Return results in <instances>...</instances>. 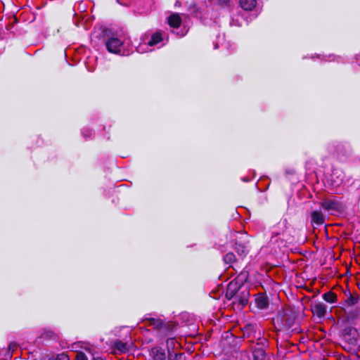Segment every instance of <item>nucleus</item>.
Listing matches in <instances>:
<instances>
[{
	"label": "nucleus",
	"mask_w": 360,
	"mask_h": 360,
	"mask_svg": "<svg viewBox=\"0 0 360 360\" xmlns=\"http://www.w3.org/2000/svg\"><path fill=\"white\" fill-rule=\"evenodd\" d=\"M295 321V315L291 308L280 310L276 318L273 319L275 328L278 330H287L292 327Z\"/></svg>",
	"instance_id": "1"
},
{
	"label": "nucleus",
	"mask_w": 360,
	"mask_h": 360,
	"mask_svg": "<svg viewBox=\"0 0 360 360\" xmlns=\"http://www.w3.org/2000/svg\"><path fill=\"white\" fill-rule=\"evenodd\" d=\"M163 40L160 32H156L152 34L150 37H144L141 39V43L136 48V51L139 53H144L151 51L152 47L158 45Z\"/></svg>",
	"instance_id": "2"
},
{
	"label": "nucleus",
	"mask_w": 360,
	"mask_h": 360,
	"mask_svg": "<svg viewBox=\"0 0 360 360\" xmlns=\"http://www.w3.org/2000/svg\"><path fill=\"white\" fill-rule=\"evenodd\" d=\"M124 41L121 37H115L114 35L108 38L105 41L107 50L112 53H120L122 55L128 54L123 49Z\"/></svg>",
	"instance_id": "3"
},
{
	"label": "nucleus",
	"mask_w": 360,
	"mask_h": 360,
	"mask_svg": "<svg viewBox=\"0 0 360 360\" xmlns=\"http://www.w3.org/2000/svg\"><path fill=\"white\" fill-rule=\"evenodd\" d=\"M321 205L323 210L333 212H340L342 210V204L335 198H326L321 201Z\"/></svg>",
	"instance_id": "4"
},
{
	"label": "nucleus",
	"mask_w": 360,
	"mask_h": 360,
	"mask_svg": "<svg viewBox=\"0 0 360 360\" xmlns=\"http://www.w3.org/2000/svg\"><path fill=\"white\" fill-rule=\"evenodd\" d=\"M245 13L244 12H242L241 11H237L236 14L232 13L230 25L231 26L236 27L241 26L243 21L245 20Z\"/></svg>",
	"instance_id": "5"
},
{
	"label": "nucleus",
	"mask_w": 360,
	"mask_h": 360,
	"mask_svg": "<svg viewBox=\"0 0 360 360\" xmlns=\"http://www.w3.org/2000/svg\"><path fill=\"white\" fill-rule=\"evenodd\" d=\"M327 310L326 304L321 302L316 303L311 306V311L314 315L319 318H323Z\"/></svg>",
	"instance_id": "6"
},
{
	"label": "nucleus",
	"mask_w": 360,
	"mask_h": 360,
	"mask_svg": "<svg viewBox=\"0 0 360 360\" xmlns=\"http://www.w3.org/2000/svg\"><path fill=\"white\" fill-rule=\"evenodd\" d=\"M255 301L257 307L260 309H265L269 306L268 298L260 293L255 295Z\"/></svg>",
	"instance_id": "7"
},
{
	"label": "nucleus",
	"mask_w": 360,
	"mask_h": 360,
	"mask_svg": "<svg viewBox=\"0 0 360 360\" xmlns=\"http://www.w3.org/2000/svg\"><path fill=\"white\" fill-rule=\"evenodd\" d=\"M151 355L154 360H165L166 359L165 350L158 347H155L152 349Z\"/></svg>",
	"instance_id": "8"
},
{
	"label": "nucleus",
	"mask_w": 360,
	"mask_h": 360,
	"mask_svg": "<svg viewBox=\"0 0 360 360\" xmlns=\"http://www.w3.org/2000/svg\"><path fill=\"white\" fill-rule=\"evenodd\" d=\"M311 221L317 225H321L324 223V217L321 211H313L311 214Z\"/></svg>",
	"instance_id": "9"
},
{
	"label": "nucleus",
	"mask_w": 360,
	"mask_h": 360,
	"mask_svg": "<svg viewBox=\"0 0 360 360\" xmlns=\"http://www.w3.org/2000/svg\"><path fill=\"white\" fill-rule=\"evenodd\" d=\"M181 22V17L177 13L171 15L168 18V23L172 27L177 28Z\"/></svg>",
	"instance_id": "10"
},
{
	"label": "nucleus",
	"mask_w": 360,
	"mask_h": 360,
	"mask_svg": "<svg viewBox=\"0 0 360 360\" xmlns=\"http://www.w3.org/2000/svg\"><path fill=\"white\" fill-rule=\"evenodd\" d=\"M240 6L244 11H252L256 6V0H240Z\"/></svg>",
	"instance_id": "11"
},
{
	"label": "nucleus",
	"mask_w": 360,
	"mask_h": 360,
	"mask_svg": "<svg viewBox=\"0 0 360 360\" xmlns=\"http://www.w3.org/2000/svg\"><path fill=\"white\" fill-rule=\"evenodd\" d=\"M148 321L150 326H153L157 330H162L165 327V323L160 319L150 318Z\"/></svg>",
	"instance_id": "12"
},
{
	"label": "nucleus",
	"mask_w": 360,
	"mask_h": 360,
	"mask_svg": "<svg viewBox=\"0 0 360 360\" xmlns=\"http://www.w3.org/2000/svg\"><path fill=\"white\" fill-rule=\"evenodd\" d=\"M323 298L326 302L329 303H335L337 302L338 299L337 295L331 291L324 293L323 295Z\"/></svg>",
	"instance_id": "13"
},
{
	"label": "nucleus",
	"mask_w": 360,
	"mask_h": 360,
	"mask_svg": "<svg viewBox=\"0 0 360 360\" xmlns=\"http://www.w3.org/2000/svg\"><path fill=\"white\" fill-rule=\"evenodd\" d=\"M254 360H264L265 352L263 349H256L252 352Z\"/></svg>",
	"instance_id": "14"
},
{
	"label": "nucleus",
	"mask_w": 360,
	"mask_h": 360,
	"mask_svg": "<svg viewBox=\"0 0 360 360\" xmlns=\"http://www.w3.org/2000/svg\"><path fill=\"white\" fill-rule=\"evenodd\" d=\"M359 297L358 295L355 296L349 292L348 297L345 300V303L347 306H354L359 302Z\"/></svg>",
	"instance_id": "15"
},
{
	"label": "nucleus",
	"mask_w": 360,
	"mask_h": 360,
	"mask_svg": "<svg viewBox=\"0 0 360 360\" xmlns=\"http://www.w3.org/2000/svg\"><path fill=\"white\" fill-rule=\"evenodd\" d=\"M236 284H233L232 283H229L227 288L226 297L229 299L233 298L236 295L235 288Z\"/></svg>",
	"instance_id": "16"
},
{
	"label": "nucleus",
	"mask_w": 360,
	"mask_h": 360,
	"mask_svg": "<svg viewBox=\"0 0 360 360\" xmlns=\"http://www.w3.org/2000/svg\"><path fill=\"white\" fill-rule=\"evenodd\" d=\"M115 349L122 353H124L128 350V346L127 343L122 341H117L115 343Z\"/></svg>",
	"instance_id": "17"
},
{
	"label": "nucleus",
	"mask_w": 360,
	"mask_h": 360,
	"mask_svg": "<svg viewBox=\"0 0 360 360\" xmlns=\"http://www.w3.org/2000/svg\"><path fill=\"white\" fill-rule=\"evenodd\" d=\"M235 260H236V256L232 252H229L224 257V261L226 264H231L235 262Z\"/></svg>",
	"instance_id": "18"
},
{
	"label": "nucleus",
	"mask_w": 360,
	"mask_h": 360,
	"mask_svg": "<svg viewBox=\"0 0 360 360\" xmlns=\"http://www.w3.org/2000/svg\"><path fill=\"white\" fill-rule=\"evenodd\" d=\"M211 4H217L221 6H229L230 7V0H210Z\"/></svg>",
	"instance_id": "19"
},
{
	"label": "nucleus",
	"mask_w": 360,
	"mask_h": 360,
	"mask_svg": "<svg viewBox=\"0 0 360 360\" xmlns=\"http://www.w3.org/2000/svg\"><path fill=\"white\" fill-rule=\"evenodd\" d=\"M243 297L238 298V301L240 305L244 306L248 303V297L249 296V292L246 290L242 292Z\"/></svg>",
	"instance_id": "20"
},
{
	"label": "nucleus",
	"mask_w": 360,
	"mask_h": 360,
	"mask_svg": "<svg viewBox=\"0 0 360 360\" xmlns=\"http://www.w3.org/2000/svg\"><path fill=\"white\" fill-rule=\"evenodd\" d=\"M82 135L85 139L91 138L92 136V131L90 129H84L82 130Z\"/></svg>",
	"instance_id": "21"
},
{
	"label": "nucleus",
	"mask_w": 360,
	"mask_h": 360,
	"mask_svg": "<svg viewBox=\"0 0 360 360\" xmlns=\"http://www.w3.org/2000/svg\"><path fill=\"white\" fill-rule=\"evenodd\" d=\"M56 360H70L68 355L65 353L58 354L56 357Z\"/></svg>",
	"instance_id": "22"
},
{
	"label": "nucleus",
	"mask_w": 360,
	"mask_h": 360,
	"mask_svg": "<svg viewBox=\"0 0 360 360\" xmlns=\"http://www.w3.org/2000/svg\"><path fill=\"white\" fill-rule=\"evenodd\" d=\"M76 360H88L84 354L79 352L76 354Z\"/></svg>",
	"instance_id": "23"
},
{
	"label": "nucleus",
	"mask_w": 360,
	"mask_h": 360,
	"mask_svg": "<svg viewBox=\"0 0 360 360\" xmlns=\"http://www.w3.org/2000/svg\"><path fill=\"white\" fill-rule=\"evenodd\" d=\"M240 360H250V356L247 353L240 354Z\"/></svg>",
	"instance_id": "24"
},
{
	"label": "nucleus",
	"mask_w": 360,
	"mask_h": 360,
	"mask_svg": "<svg viewBox=\"0 0 360 360\" xmlns=\"http://www.w3.org/2000/svg\"><path fill=\"white\" fill-rule=\"evenodd\" d=\"M344 146L340 145V146H338V150H337V153H338V155H340L342 153V149Z\"/></svg>",
	"instance_id": "25"
},
{
	"label": "nucleus",
	"mask_w": 360,
	"mask_h": 360,
	"mask_svg": "<svg viewBox=\"0 0 360 360\" xmlns=\"http://www.w3.org/2000/svg\"><path fill=\"white\" fill-rule=\"evenodd\" d=\"M240 252H241V253L239 252V250H238V252L239 255H242V254L246 255V250L244 247H241Z\"/></svg>",
	"instance_id": "26"
},
{
	"label": "nucleus",
	"mask_w": 360,
	"mask_h": 360,
	"mask_svg": "<svg viewBox=\"0 0 360 360\" xmlns=\"http://www.w3.org/2000/svg\"><path fill=\"white\" fill-rule=\"evenodd\" d=\"M167 345H173L174 344V339H172V338L168 339L167 340Z\"/></svg>",
	"instance_id": "27"
},
{
	"label": "nucleus",
	"mask_w": 360,
	"mask_h": 360,
	"mask_svg": "<svg viewBox=\"0 0 360 360\" xmlns=\"http://www.w3.org/2000/svg\"><path fill=\"white\" fill-rule=\"evenodd\" d=\"M242 180H243V181H245V182H248V181H250L248 179H247V178H245V177L242 178Z\"/></svg>",
	"instance_id": "28"
},
{
	"label": "nucleus",
	"mask_w": 360,
	"mask_h": 360,
	"mask_svg": "<svg viewBox=\"0 0 360 360\" xmlns=\"http://www.w3.org/2000/svg\"><path fill=\"white\" fill-rule=\"evenodd\" d=\"M93 360H103L101 357H95Z\"/></svg>",
	"instance_id": "29"
},
{
	"label": "nucleus",
	"mask_w": 360,
	"mask_h": 360,
	"mask_svg": "<svg viewBox=\"0 0 360 360\" xmlns=\"http://www.w3.org/2000/svg\"><path fill=\"white\" fill-rule=\"evenodd\" d=\"M11 347H12V345L11 344V345H9V349H11Z\"/></svg>",
	"instance_id": "30"
},
{
	"label": "nucleus",
	"mask_w": 360,
	"mask_h": 360,
	"mask_svg": "<svg viewBox=\"0 0 360 360\" xmlns=\"http://www.w3.org/2000/svg\"><path fill=\"white\" fill-rule=\"evenodd\" d=\"M117 1L120 4H122V3H121V2L120 1V0H117Z\"/></svg>",
	"instance_id": "31"
},
{
	"label": "nucleus",
	"mask_w": 360,
	"mask_h": 360,
	"mask_svg": "<svg viewBox=\"0 0 360 360\" xmlns=\"http://www.w3.org/2000/svg\"><path fill=\"white\" fill-rule=\"evenodd\" d=\"M217 44H216V45L214 46V49H217Z\"/></svg>",
	"instance_id": "32"
},
{
	"label": "nucleus",
	"mask_w": 360,
	"mask_h": 360,
	"mask_svg": "<svg viewBox=\"0 0 360 360\" xmlns=\"http://www.w3.org/2000/svg\"><path fill=\"white\" fill-rule=\"evenodd\" d=\"M238 295H236V299H238Z\"/></svg>",
	"instance_id": "33"
}]
</instances>
